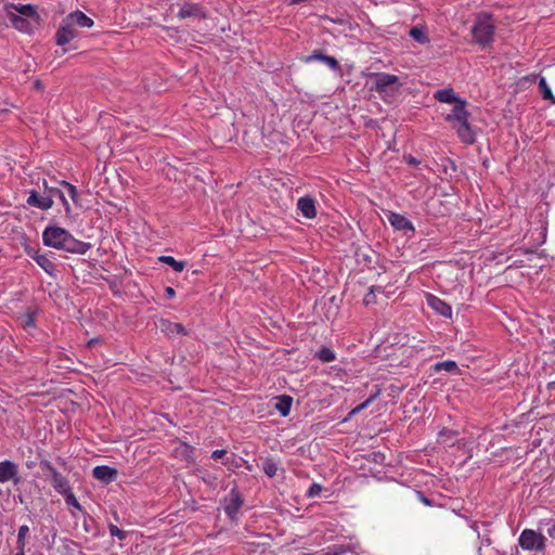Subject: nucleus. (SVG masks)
<instances>
[{
  "label": "nucleus",
  "instance_id": "obj_17",
  "mask_svg": "<svg viewBox=\"0 0 555 555\" xmlns=\"http://www.w3.org/2000/svg\"><path fill=\"white\" fill-rule=\"evenodd\" d=\"M11 22H12L14 28H16L20 31L27 33V34L30 33L36 25H38V23H34V21H31V20L15 15V14L11 15Z\"/></svg>",
  "mask_w": 555,
  "mask_h": 555
},
{
  "label": "nucleus",
  "instance_id": "obj_12",
  "mask_svg": "<svg viewBox=\"0 0 555 555\" xmlns=\"http://www.w3.org/2000/svg\"><path fill=\"white\" fill-rule=\"evenodd\" d=\"M66 20L75 27L90 28L93 21L81 11H75L66 16Z\"/></svg>",
  "mask_w": 555,
  "mask_h": 555
},
{
  "label": "nucleus",
  "instance_id": "obj_14",
  "mask_svg": "<svg viewBox=\"0 0 555 555\" xmlns=\"http://www.w3.org/2000/svg\"><path fill=\"white\" fill-rule=\"evenodd\" d=\"M354 259L361 271L371 269L373 262L371 250L362 248L357 249L354 251Z\"/></svg>",
  "mask_w": 555,
  "mask_h": 555
},
{
  "label": "nucleus",
  "instance_id": "obj_41",
  "mask_svg": "<svg viewBox=\"0 0 555 555\" xmlns=\"http://www.w3.org/2000/svg\"><path fill=\"white\" fill-rule=\"evenodd\" d=\"M406 162L410 164V165H413V166H417L420 164V160H417L415 157L413 156H408L405 157Z\"/></svg>",
  "mask_w": 555,
  "mask_h": 555
},
{
  "label": "nucleus",
  "instance_id": "obj_31",
  "mask_svg": "<svg viewBox=\"0 0 555 555\" xmlns=\"http://www.w3.org/2000/svg\"><path fill=\"white\" fill-rule=\"evenodd\" d=\"M436 371L446 370L448 372H455L457 370V365L454 361H443L439 362L435 365Z\"/></svg>",
  "mask_w": 555,
  "mask_h": 555
},
{
  "label": "nucleus",
  "instance_id": "obj_11",
  "mask_svg": "<svg viewBox=\"0 0 555 555\" xmlns=\"http://www.w3.org/2000/svg\"><path fill=\"white\" fill-rule=\"evenodd\" d=\"M297 208L301 215L308 219H312L317 216L315 202L311 197H300L297 202Z\"/></svg>",
  "mask_w": 555,
  "mask_h": 555
},
{
  "label": "nucleus",
  "instance_id": "obj_1",
  "mask_svg": "<svg viewBox=\"0 0 555 555\" xmlns=\"http://www.w3.org/2000/svg\"><path fill=\"white\" fill-rule=\"evenodd\" d=\"M42 242L48 247L79 255H85L91 247L89 243L75 238L67 230L56 225L43 230Z\"/></svg>",
  "mask_w": 555,
  "mask_h": 555
},
{
  "label": "nucleus",
  "instance_id": "obj_16",
  "mask_svg": "<svg viewBox=\"0 0 555 555\" xmlns=\"http://www.w3.org/2000/svg\"><path fill=\"white\" fill-rule=\"evenodd\" d=\"M241 505H242V500H241L240 495L236 492L232 491L229 494V496L225 499V505H224L225 513L231 518H234V516L236 515Z\"/></svg>",
  "mask_w": 555,
  "mask_h": 555
},
{
  "label": "nucleus",
  "instance_id": "obj_8",
  "mask_svg": "<svg viewBox=\"0 0 555 555\" xmlns=\"http://www.w3.org/2000/svg\"><path fill=\"white\" fill-rule=\"evenodd\" d=\"M12 481L14 485L21 482L17 465L11 461L0 462V482Z\"/></svg>",
  "mask_w": 555,
  "mask_h": 555
},
{
  "label": "nucleus",
  "instance_id": "obj_2",
  "mask_svg": "<svg viewBox=\"0 0 555 555\" xmlns=\"http://www.w3.org/2000/svg\"><path fill=\"white\" fill-rule=\"evenodd\" d=\"M468 116L466 101L462 100L454 104L452 111L446 117L464 143H473L475 141L474 131L468 124Z\"/></svg>",
  "mask_w": 555,
  "mask_h": 555
},
{
  "label": "nucleus",
  "instance_id": "obj_19",
  "mask_svg": "<svg viewBox=\"0 0 555 555\" xmlns=\"http://www.w3.org/2000/svg\"><path fill=\"white\" fill-rule=\"evenodd\" d=\"M434 98L439 102L450 104H456L457 102L462 101V99H460L451 88L436 91Z\"/></svg>",
  "mask_w": 555,
  "mask_h": 555
},
{
  "label": "nucleus",
  "instance_id": "obj_5",
  "mask_svg": "<svg viewBox=\"0 0 555 555\" xmlns=\"http://www.w3.org/2000/svg\"><path fill=\"white\" fill-rule=\"evenodd\" d=\"M546 538L532 529L521 531L518 543L525 551L542 552L545 548Z\"/></svg>",
  "mask_w": 555,
  "mask_h": 555
},
{
  "label": "nucleus",
  "instance_id": "obj_18",
  "mask_svg": "<svg viewBox=\"0 0 555 555\" xmlns=\"http://www.w3.org/2000/svg\"><path fill=\"white\" fill-rule=\"evenodd\" d=\"M388 220L390 224L397 230H413L412 222L402 215L391 212L388 217Z\"/></svg>",
  "mask_w": 555,
  "mask_h": 555
},
{
  "label": "nucleus",
  "instance_id": "obj_42",
  "mask_svg": "<svg viewBox=\"0 0 555 555\" xmlns=\"http://www.w3.org/2000/svg\"><path fill=\"white\" fill-rule=\"evenodd\" d=\"M547 533L551 538L555 539V522L547 529Z\"/></svg>",
  "mask_w": 555,
  "mask_h": 555
},
{
  "label": "nucleus",
  "instance_id": "obj_40",
  "mask_svg": "<svg viewBox=\"0 0 555 555\" xmlns=\"http://www.w3.org/2000/svg\"><path fill=\"white\" fill-rule=\"evenodd\" d=\"M165 295L167 296V298H173L176 295V292L172 287L168 286L165 288Z\"/></svg>",
  "mask_w": 555,
  "mask_h": 555
},
{
  "label": "nucleus",
  "instance_id": "obj_13",
  "mask_svg": "<svg viewBox=\"0 0 555 555\" xmlns=\"http://www.w3.org/2000/svg\"><path fill=\"white\" fill-rule=\"evenodd\" d=\"M28 255L37 262V264L48 274L52 275L54 273L55 267L54 263L50 260L47 255L40 254L38 251H28Z\"/></svg>",
  "mask_w": 555,
  "mask_h": 555
},
{
  "label": "nucleus",
  "instance_id": "obj_10",
  "mask_svg": "<svg viewBox=\"0 0 555 555\" xmlns=\"http://www.w3.org/2000/svg\"><path fill=\"white\" fill-rule=\"evenodd\" d=\"M426 302L428 307H430L434 311H436L438 314L444 317V318H451L452 317V308L450 305H448L446 301L441 300L439 297L427 294L426 295Z\"/></svg>",
  "mask_w": 555,
  "mask_h": 555
},
{
  "label": "nucleus",
  "instance_id": "obj_35",
  "mask_svg": "<svg viewBox=\"0 0 555 555\" xmlns=\"http://www.w3.org/2000/svg\"><path fill=\"white\" fill-rule=\"evenodd\" d=\"M34 314L31 312H26L25 314L22 315L21 318V324L27 328V327H31L34 326Z\"/></svg>",
  "mask_w": 555,
  "mask_h": 555
},
{
  "label": "nucleus",
  "instance_id": "obj_26",
  "mask_svg": "<svg viewBox=\"0 0 555 555\" xmlns=\"http://www.w3.org/2000/svg\"><path fill=\"white\" fill-rule=\"evenodd\" d=\"M410 36L420 43H427L429 38L423 27L415 26L410 30Z\"/></svg>",
  "mask_w": 555,
  "mask_h": 555
},
{
  "label": "nucleus",
  "instance_id": "obj_38",
  "mask_svg": "<svg viewBox=\"0 0 555 555\" xmlns=\"http://www.w3.org/2000/svg\"><path fill=\"white\" fill-rule=\"evenodd\" d=\"M320 492H321V486L313 483L310 486V488L308 490V495L311 498L318 496L320 494Z\"/></svg>",
  "mask_w": 555,
  "mask_h": 555
},
{
  "label": "nucleus",
  "instance_id": "obj_21",
  "mask_svg": "<svg viewBox=\"0 0 555 555\" xmlns=\"http://www.w3.org/2000/svg\"><path fill=\"white\" fill-rule=\"evenodd\" d=\"M293 398L286 395L276 398L274 408L280 412L282 416H287L291 412Z\"/></svg>",
  "mask_w": 555,
  "mask_h": 555
},
{
  "label": "nucleus",
  "instance_id": "obj_39",
  "mask_svg": "<svg viewBox=\"0 0 555 555\" xmlns=\"http://www.w3.org/2000/svg\"><path fill=\"white\" fill-rule=\"evenodd\" d=\"M225 453L227 452L224 450H216L212 452L211 457L215 460H219L222 459L225 455Z\"/></svg>",
  "mask_w": 555,
  "mask_h": 555
},
{
  "label": "nucleus",
  "instance_id": "obj_22",
  "mask_svg": "<svg viewBox=\"0 0 555 555\" xmlns=\"http://www.w3.org/2000/svg\"><path fill=\"white\" fill-rule=\"evenodd\" d=\"M47 192L52 195V199L54 201V197L59 198L64 206V210L66 215H69L70 212V206L65 197V194L63 191L55 189V188H47Z\"/></svg>",
  "mask_w": 555,
  "mask_h": 555
},
{
  "label": "nucleus",
  "instance_id": "obj_37",
  "mask_svg": "<svg viewBox=\"0 0 555 555\" xmlns=\"http://www.w3.org/2000/svg\"><path fill=\"white\" fill-rule=\"evenodd\" d=\"M109 533L113 537H117L119 540H122L126 535V533L115 525L109 526Z\"/></svg>",
  "mask_w": 555,
  "mask_h": 555
},
{
  "label": "nucleus",
  "instance_id": "obj_23",
  "mask_svg": "<svg viewBox=\"0 0 555 555\" xmlns=\"http://www.w3.org/2000/svg\"><path fill=\"white\" fill-rule=\"evenodd\" d=\"M159 261L170 266L176 272H181L185 268V262L178 261L171 256H160Z\"/></svg>",
  "mask_w": 555,
  "mask_h": 555
},
{
  "label": "nucleus",
  "instance_id": "obj_45",
  "mask_svg": "<svg viewBox=\"0 0 555 555\" xmlns=\"http://www.w3.org/2000/svg\"><path fill=\"white\" fill-rule=\"evenodd\" d=\"M348 550H349V553H350V552H354V551H353V548L351 547V543H350V542H349Z\"/></svg>",
  "mask_w": 555,
  "mask_h": 555
},
{
  "label": "nucleus",
  "instance_id": "obj_30",
  "mask_svg": "<svg viewBox=\"0 0 555 555\" xmlns=\"http://www.w3.org/2000/svg\"><path fill=\"white\" fill-rule=\"evenodd\" d=\"M164 331L167 332V334H169V335H175V334L184 335L185 334L184 327L179 323H168V324H166V327L164 328Z\"/></svg>",
  "mask_w": 555,
  "mask_h": 555
},
{
  "label": "nucleus",
  "instance_id": "obj_36",
  "mask_svg": "<svg viewBox=\"0 0 555 555\" xmlns=\"http://www.w3.org/2000/svg\"><path fill=\"white\" fill-rule=\"evenodd\" d=\"M318 357L324 362H330L335 358L332 349H321Z\"/></svg>",
  "mask_w": 555,
  "mask_h": 555
},
{
  "label": "nucleus",
  "instance_id": "obj_24",
  "mask_svg": "<svg viewBox=\"0 0 555 555\" xmlns=\"http://www.w3.org/2000/svg\"><path fill=\"white\" fill-rule=\"evenodd\" d=\"M311 61H321L332 69H336L337 65H338L337 61L334 57L322 55V54H313V55L308 56L307 62H311Z\"/></svg>",
  "mask_w": 555,
  "mask_h": 555
},
{
  "label": "nucleus",
  "instance_id": "obj_29",
  "mask_svg": "<svg viewBox=\"0 0 555 555\" xmlns=\"http://www.w3.org/2000/svg\"><path fill=\"white\" fill-rule=\"evenodd\" d=\"M29 532L28 526H21L17 534V548L25 550V538Z\"/></svg>",
  "mask_w": 555,
  "mask_h": 555
},
{
  "label": "nucleus",
  "instance_id": "obj_20",
  "mask_svg": "<svg viewBox=\"0 0 555 555\" xmlns=\"http://www.w3.org/2000/svg\"><path fill=\"white\" fill-rule=\"evenodd\" d=\"M14 10L20 14L18 16H23L25 18L34 21V23H39V16L37 14L36 8L31 4H18L13 7Z\"/></svg>",
  "mask_w": 555,
  "mask_h": 555
},
{
  "label": "nucleus",
  "instance_id": "obj_3",
  "mask_svg": "<svg viewBox=\"0 0 555 555\" xmlns=\"http://www.w3.org/2000/svg\"><path fill=\"white\" fill-rule=\"evenodd\" d=\"M494 21L488 13H479L472 27L473 41L481 49L490 47L494 38Z\"/></svg>",
  "mask_w": 555,
  "mask_h": 555
},
{
  "label": "nucleus",
  "instance_id": "obj_27",
  "mask_svg": "<svg viewBox=\"0 0 555 555\" xmlns=\"http://www.w3.org/2000/svg\"><path fill=\"white\" fill-rule=\"evenodd\" d=\"M539 88H540V91L542 92L544 99L551 100L553 103H555V98H554V95L551 91V88L548 87L546 79L544 77H540Z\"/></svg>",
  "mask_w": 555,
  "mask_h": 555
},
{
  "label": "nucleus",
  "instance_id": "obj_15",
  "mask_svg": "<svg viewBox=\"0 0 555 555\" xmlns=\"http://www.w3.org/2000/svg\"><path fill=\"white\" fill-rule=\"evenodd\" d=\"M117 476V472L108 466H96L93 468V477L105 483L113 481Z\"/></svg>",
  "mask_w": 555,
  "mask_h": 555
},
{
  "label": "nucleus",
  "instance_id": "obj_32",
  "mask_svg": "<svg viewBox=\"0 0 555 555\" xmlns=\"http://www.w3.org/2000/svg\"><path fill=\"white\" fill-rule=\"evenodd\" d=\"M61 185L66 189L67 194L72 198V201L74 203H77V201H78V192H77L76 188L73 184H70V183H68L66 181H61Z\"/></svg>",
  "mask_w": 555,
  "mask_h": 555
},
{
  "label": "nucleus",
  "instance_id": "obj_6",
  "mask_svg": "<svg viewBox=\"0 0 555 555\" xmlns=\"http://www.w3.org/2000/svg\"><path fill=\"white\" fill-rule=\"evenodd\" d=\"M41 467L44 469V476L48 479H50L53 488L60 494L68 492L70 487L65 477H63L59 472H56L55 468L53 466H51L48 462H42Z\"/></svg>",
  "mask_w": 555,
  "mask_h": 555
},
{
  "label": "nucleus",
  "instance_id": "obj_7",
  "mask_svg": "<svg viewBox=\"0 0 555 555\" xmlns=\"http://www.w3.org/2000/svg\"><path fill=\"white\" fill-rule=\"evenodd\" d=\"M47 188L48 185L47 183H44V191L41 195L38 194L36 191H31L27 198V204L29 206L37 207L42 210L50 209L53 206L54 201L52 199V195L49 194V192H47Z\"/></svg>",
  "mask_w": 555,
  "mask_h": 555
},
{
  "label": "nucleus",
  "instance_id": "obj_4",
  "mask_svg": "<svg viewBox=\"0 0 555 555\" xmlns=\"http://www.w3.org/2000/svg\"><path fill=\"white\" fill-rule=\"evenodd\" d=\"M371 81L372 88L385 99H392L402 86L398 76L388 73L373 74Z\"/></svg>",
  "mask_w": 555,
  "mask_h": 555
},
{
  "label": "nucleus",
  "instance_id": "obj_33",
  "mask_svg": "<svg viewBox=\"0 0 555 555\" xmlns=\"http://www.w3.org/2000/svg\"><path fill=\"white\" fill-rule=\"evenodd\" d=\"M65 499V502L68 504V505H72L74 506L75 508L77 509H81V506L80 504L78 503L76 496L72 493L70 489L68 490V492H65L62 494Z\"/></svg>",
  "mask_w": 555,
  "mask_h": 555
},
{
  "label": "nucleus",
  "instance_id": "obj_25",
  "mask_svg": "<svg viewBox=\"0 0 555 555\" xmlns=\"http://www.w3.org/2000/svg\"><path fill=\"white\" fill-rule=\"evenodd\" d=\"M202 14L201 9L194 4H185L179 11V16L184 18L189 16H199Z\"/></svg>",
  "mask_w": 555,
  "mask_h": 555
},
{
  "label": "nucleus",
  "instance_id": "obj_44",
  "mask_svg": "<svg viewBox=\"0 0 555 555\" xmlns=\"http://www.w3.org/2000/svg\"><path fill=\"white\" fill-rule=\"evenodd\" d=\"M15 555H25L24 550H20V548H18V551L16 552V554H15Z\"/></svg>",
  "mask_w": 555,
  "mask_h": 555
},
{
  "label": "nucleus",
  "instance_id": "obj_28",
  "mask_svg": "<svg viewBox=\"0 0 555 555\" xmlns=\"http://www.w3.org/2000/svg\"><path fill=\"white\" fill-rule=\"evenodd\" d=\"M377 395H378V392L371 393L369 396V398H366L362 403H360V404L356 405L353 409H351L349 411V417L354 414H358L360 411L365 409L376 398Z\"/></svg>",
  "mask_w": 555,
  "mask_h": 555
},
{
  "label": "nucleus",
  "instance_id": "obj_43",
  "mask_svg": "<svg viewBox=\"0 0 555 555\" xmlns=\"http://www.w3.org/2000/svg\"><path fill=\"white\" fill-rule=\"evenodd\" d=\"M371 301H372V296H371V294H369V295H366V296L364 297V302H365L366 305H369Z\"/></svg>",
  "mask_w": 555,
  "mask_h": 555
},
{
  "label": "nucleus",
  "instance_id": "obj_9",
  "mask_svg": "<svg viewBox=\"0 0 555 555\" xmlns=\"http://www.w3.org/2000/svg\"><path fill=\"white\" fill-rule=\"evenodd\" d=\"M77 35L78 31L76 27L65 18L56 33V43L59 46H64L76 38Z\"/></svg>",
  "mask_w": 555,
  "mask_h": 555
},
{
  "label": "nucleus",
  "instance_id": "obj_34",
  "mask_svg": "<svg viewBox=\"0 0 555 555\" xmlns=\"http://www.w3.org/2000/svg\"><path fill=\"white\" fill-rule=\"evenodd\" d=\"M263 470L268 476L273 477L278 472V465L273 461L268 460L263 463Z\"/></svg>",
  "mask_w": 555,
  "mask_h": 555
}]
</instances>
